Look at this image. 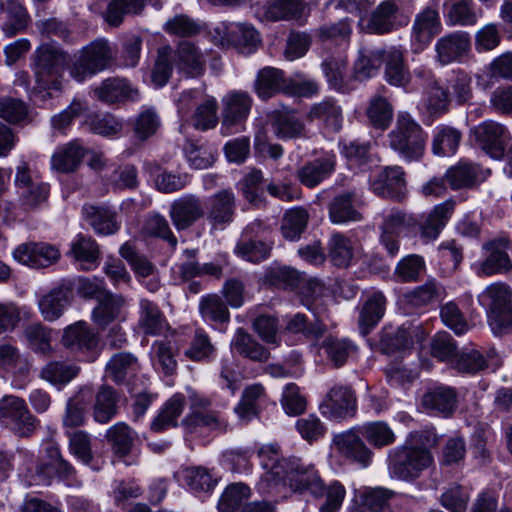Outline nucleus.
<instances>
[{
    "label": "nucleus",
    "mask_w": 512,
    "mask_h": 512,
    "mask_svg": "<svg viewBox=\"0 0 512 512\" xmlns=\"http://www.w3.org/2000/svg\"><path fill=\"white\" fill-rule=\"evenodd\" d=\"M435 436L428 431L411 432L405 443L389 452L391 474L401 480H414L433 463L429 448Z\"/></svg>",
    "instance_id": "nucleus-1"
},
{
    "label": "nucleus",
    "mask_w": 512,
    "mask_h": 512,
    "mask_svg": "<svg viewBox=\"0 0 512 512\" xmlns=\"http://www.w3.org/2000/svg\"><path fill=\"white\" fill-rule=\"evenodd\" d=\"M479 304L486 310L488 324L495 335L512 331V290L502 282L488 285L479 295Z\"/></svg>",
    "instance_id": "nucleus-2"
},
{
    "label": "nucleus",
    "mask_w": 512,
    "mask_h": 512,
    "mask_svg": "<svg viewBox=\"0 0 512 512\" xmlns=\"http://www.w3.org/2000/svg\"><path fill=\"white\" fill-rule=\"evenodd\" d=\"M67 55L54 44H42L35 51L33 72L37 88L59 92L64 84Z\"/></svg>",
    "instance_id": "nucleus-3"
},
{
    "label": "nucleus",
    "mask_w": 512,
    "mask_h": 512,
    "mask_svg": "<svg viewBox=\"0 0 512 512\" xmlns=\"http://www.w3.org/2000/svg\"><path fill=\"white\" fill-rule=\"evenodd\" d=\"M114 50L106 39H96L74 54L68 65L70 76L82 83L108 69L114 60Z\"/></svg>",
    "instance_id": "nucleus-4"
},
{
    "label": "nucleus",
    "mask_w": 512,
    "mask_h": 512,
    "mask_svg": "<svg viewBox=\"0 0 512 512\" xmlns=\"http://www.w3.org/2000/svg\"><path fill=\"white\" fill-rule=\"evenodd\" d=\"M391 149L407 162L418 161L425 151L427 135L409 114H399L394 129L388 134Z\"/></svg>",
    "instance_id": "nucleus-5"
},
{
    "label": "nucleus",
    "mask_w": 512,
    "mask_h": 512,
    "mask_svg": "<svg viewBox=\"0 0 512 512\" xmlns=\"http://www.w3.org/2000/svg\"><path fill=\"white\" fill-rule=\"evenodd\" d=\"M289 466H296L297 469L286 468L274 487L273 494H278L282 488L289 487L295 492L309 491L315 497L323 496L324 484L312 465L303 463L297 457H292Z\"/></svg>",
    "instance_id": "nucleus-6"
},
{
    "label": "nucleus",
    "mask_w": 512,
    "mask_h": 512,
    "mask_svg": "<svg viewBox=\"0 0 512 512\" xmlns=\"http://www.w3.org/2000/svg\"><path fill=\"white\" fill-rule=\"evenodd\" d=\"M257 456L264 470L258 482V490L263 494L274 493V487L286 468L297 469L296 466H289L292 457H283L279 445L275 443L260 446L257 450Z\"/></svg>",
    "instance_id": "nucleus-7"
},
{
    "label": "nucleus",
    "mask_w": 512,
    "mask_h": 512,
    "mask_svg": "<svg viewBox=\"0 0 512 512\" xmlns=\"http://www.w3.org/2000/svg\"><path fill=\"white\" fill-rule=\"evenodd\" d=\"M253 100L245 91H229L221 98L222 125L224 135H230L243 130L248 118Z\"/></svg>",
    "instance_id": "nucleus-8"
},
{
    "label": "nucleus",
    "mask_w": 512,
    "mask_h": 512,
    "mask_svg": "<svg viewBox=\"0 0 512 512\" xmlns=\"http://www.w3.org/2000/svg\"><path fill=\"white\" fill-rule=\"evenodd\" d=\"M62 345L83 361L92 362L98 355V338L84 321H78L63 330Z\"/></svg>",
    "instance_id": "nucleus-9"
},
{
    "label": "nucleus",
    "mask_w": 512,
    "mask_h": 512,
    "mask_svg": "<svg viewBox=\"0 0 512 512\" xmlns=\"http://www.w3.org/2000/svg\"><path fill=\"white\" fill-rule=\"evenodd\" d=\"M215 33L222 47H233L243 54H251L260 44L259 33L245 22H223L215 28Z\"/></svg>",
    "instance_id": "nucleus-10"
},
{
    "label": "nucleus",
    "mask_w": 512,
    "mask_h": 512,
    "mask_svg": "<svg viewBox=\"0 0 512 512\" xmlns=\"http://www.w3.org/2000/svg\"><path fill=\"white\" fill-rule=\"evenodd\" d=\"M0 420L20 436L30 435L37 426V420L30 413L24 399L12 395L0 401Z\"/></svg>",
    "instance_id": "nucleus-11"
},
{
    "label": "nucleus",
    "mask_w": 512,
    "mask_h": 512,
    "mask_svg": "<svg viewBox=\"0 0 512 512\" xmlns=\"http://www.w3.org/2000/svg\"><path fill=\"white\" fill-rule=\"evenodd\" d=\"M471 136L491 158L503 157L509 139V132L504 125L492 120L484 121L471 129Z\"/></svg>",
    "instance_id": "nucleus-12"
},
{
    "label": "nucleus",
    "mask_w": 512,
    "mask_h": 512,
    "mask_svg": "<svg viewBox=\"0 0 512 512\" xmlns=\"http://www.w3.org/2000/svg\"><path fill=\"white\" fill-rule=\"evenodd\" d=\"M59 250L47 243H23L13 251V258L31 268H45L58 261Z\"/></svg>",
    "instance_id": "nucleus-13"
},
{
    "label": "nucleus",
    "mask_w": 512,
    "mask_h": 512,
    "mask_svg": "<svg viewBox=\"0 0 512 512\" xmlns=\"http://www.w3.org/2000/svg\"><path fill=\"white\" fill-rule=\"evenodd\" d=\"M206 53L189 41L178 44L174 54V64L179 72L188 77L201 76L206 67Z\"/></svg>",
    "instance_id": "nucleus-14"
},
{
    "label": "nucleus",
    "mask_w": 512,
    "mask_h": 512,
    "mask_svg": "<svg viewBox=\"0 0 512 512\" xmlns=\"http://www.w3.org/2000/svg\"><path fill=\"white\" fill-rule=\"evenodd\" d=\"M370 187L380 197L399 199L404 194L406 187L405 173L402 167H385L373 177Z\"/></svg>",
    "instance_id": "nucleus-15"
},
{
    "label": "nucleus",
    "mask_w": 512,
    "mask_h": 512,
    "mask_svg": "<svg viewBox=\"0 0 512 512\" xmlns=\"http://www.w3.org/2000/svg\"><path fill=\"white\" fill-rule=\"evenodd\" d=\"M205 210L201 200L193 195L176 199L170 207L169 216L177 230H185L202 218Z\"/></svg>",
    "instance_id": "nucleus-16"
},
{
    "label": "nucleus",
    "mask_w": 512,
    "mask_h": 512,
    "mask_svg": "<svg viewBox=\"0 0 512 512\" xmlns=\"http://www.w3.org/2000/svg\"><path fill=\"white\" fill-rule=\"evenodd\" d=\"M426 332L420 324H403L394 332L385 331L381 337V347L386 353H392L422 342Z\"/></svg>",
    "instance_id": "nucleus-17"
},
{
    "label": "nucleus",
    "mask_w": 512,
    "mask_h": 512,
    "mask_svg": "<svg viewBox=\"0 0 512 512\" xmlns=\"http://www.w3.org/2000/svg\"><path fill=\"white\" fill-rule=\"evenodd\" d=\"M470 48L467 32H454L438 39L435 45L436 58L441 65L459 61Z\"/></svg>",
    "instance_id": "nucleus-18"
},
{
    "label": "nucleus",
    "mask_w": 512,
    "mask_h": 512,
    "mask_svg": "<svg viewBox=\"0 0 512 512\" xmlns=\"http://www.w3.org/2000/svg\"><path fill=\"white\" fill-rule=\"evenodd\" d=\"M455 209L453 200H446L422 216L419 224L421 237L426 240H435L445 228Z\"/></svg>",
    "instance_id": "nucleus-19"
},
{
    "label": "nucleus",
    "mask_w": 512,
    "mask_h": 512,
    "mask_svg": "<svg viewBox=\"0 0 512 512\" xmlns=\"http://www.w3.org/2000/svg\"><path fill=\"white\" fill-rule=\"evenodd\" d=\"M307 119L317 121L321 127L330 133H337L343 126V111L341 106L333 99H324L311 106Z\"/></svg>",
    "instance_id": "nucleus-20"
},
{
    "label": "nucleus",
    "mask_w": 512,
    "mask_h": 512,
    "mask_svg": "<svg viewBox=\"0 0 512 512\" xmlns=\"http://www.w3.org/2000/svg\"><path fill=\"white\" fill-rule=\"evenodd\" d=\"M509 241L500 239L490 243L487 247L486 258L479 264L477 274L479 276H491L508 271L512 267L507 253Z\"/></svg>",
    "instance_id": "nucleus-21"
},
{
    "label": "nucleus",
    "mask_w": 512,
    "mask_h": 512,
    "mask_svg": "<svg viewBox=\"0 0 512 512\" xmlns=\"http://www.w3.org/2000/svg\"><path fill=\"white\" fill-rule=\"evenodd\" d=\"M333 444L341 455L352 459L362 467H367L372 460V452L354 431L335 435Z\"/></svg>",
    "instance_id": "nucleus-22"
},
{
    "label": "nucleus",
    "mask_w": 512,
    "mask_h": 512,
    "mask_svg": "<svg viewBox=\"0 0 512 512\" xmlns=\"http://www.w3.org/2000/svg\"><path fill=\"white\" fill-rule=\"evenodd\" d=\"M489 175V169H482L469 161H460L446 172L445 177L452 189H461L477 185Z\"/></svg>",
    "instance_id": "nucleus-23"
},
{
    "label": "nucleus",
    "mask_w": 512,
    "mask_h": 512,
    "mask_svg": "<svg viewBox=\"0 0 512 512\" xmlns=\"http://www.w3.org/2000/svg\"><path fill=\"white\" fill-rule=\"evenodd\" d=\"M207 219L213 228L223 227L233 219L235 199L232 192L223 190L207 201Z\"/></svg>",
    "instance_id": "nucleus-24"
},
{
    "label": "nucleus",
    "mask_w": 512,
    "mask_h": 512,
    "mask_svg": "<svg viewBox=\"0 0 512 512\" xmlns=\"http://www.w3.org/2000/svg\"><path fill=\"white\" fill-rule=\"evenodd\" d=\"M328 292L325 285L316 278L302 280L299 286L302 304L319 319L326 310V299L329 298Z\"/></svg>",
    "instance_id": "nucleus-25"
},
{
    "label": "nucleus",
    "mask_w": 512,
    "mask_h": 512,
    "mask_svg": "<svg viewBox=\"0 0 512 512\" xmlns=\"http://www.w3.org/2000/svg\"><path fill=\"white\" fill-rule=\"evenodd\" d=\"M406 224V216L400 211H391L383 217L380 242L391 256L399 252V238Z\"/></svg>",
    "instance_id": "nucleus-26"
},
{
    "label": "nucleus",
    "mask_w": 512,
    "mask_h": 512,
    "mask_svg": "<svg viewBox=\"0 0 512 512\" xmlns=\"http://www.w3.org/2000/svg\"><path fill=\"white\" fill-rule=\"evenodd\" d=\"M399 7L393 0L381 2L372 12L367 22V30L375 34H385L397 29Z\"/></svg>",
    "instance_id": "nucleus-27"
},
{
    "label": "nucleus",
    "mask_w": 512,
    "mask_h": 512,
    "mask_svg": "<svg viewBox=\"0 0 512 512\" xmlns=\"http://www.w3.org/2000/svg\"><path fill=\"white\" fill-rule=\"evenodd\" d=\"M355 399L347 387H333L321 405L322 413L331 418H342L353 413Z\"/></svg>",
    "instance_id": "nucleus-28"
},
{
    "label": "nucleus",
    "mask_w": 512,
    "mask_h": 512,
    "mask_svg": "<svg viewBox=\"0 0 512 512\" xmlns=\"http://www.w3.org/2000/svg\"><path fill=\"white\" fill-rule=\"evenodd\" d=\"M457 393L449 386H438L427 391L422 398V405L443 416L451 415L457 407Z\"/></svg>",
    "instance_id": "nucleus-29"
},
{
    "label": "nucleus",
    "mask_w": 512,
    "mask_h": 512,
    "mask_svg": "<svg viewBox=\"0 0 512 512\" xmlns=\"http://www.w3.org/2000/svg\"><path fill=\"white\" fill-rule=\"evenodd\" d=\"M404 53V49L400 46L386 48L385 78L391 85L403 87L410 80L409 70L404 62Z\"/></svg>",
    "instance_id": "nucleus-30"
},
{
    "label": "nucleus",
    "mask_w": 512,
    "mask_h": 512,
    "mask_svg": "<svg viewBox=\"0 0 512 512\" xmlns=\"http://www.w3.org/2000/svg\"><path fill=\"white\" fill-rule=\"evenodd\" d=\"M336 157L334 154L326 155L315 159L297 171L299 181L309 187H315L325 178H327L335 169Z\"/></svg>",
    "instance_id": "nucleus-31"
},
{
    "label": "nucleus",
    "mask_w": 512,
    "mask_h": 512,
    "mask_svg": "<svg viewBox=\"0 0 512 512\" xmlns=\"http://www.w3.org/2000/svg\"><path fill=\"white\" fill-rule=\"evenodd\" d=\"M86 149L79 140L58 147L51 158L52 168L59 172H72L81 164Z\"/></svg>",
    "instance_id": "nucleus-32"
},
{
    "label": "nucleus",
    "mask_w": 512,
    "mask_h": 512,
    "mask_svg": "<svg viewBox=\"0 0 512 512\" xmlns=\"http://www.w3.org/2000/svg\"><path fill=\"white\" fill-rule=\"evenodd\" d=\"M69 253L83 270H91L98 265L99 247L90 236L77 234L70 244Z\"/></svg>",
    "instance_id": "nucleus-33"
},
{
    "label": "nucleus",
    "mask_w": 512,
    "mask_h": 512,
    "mask_svg": "<svg viewBox=\"0 0 512 512\" xmlns=\"http://www.w3.org/2000/svg\"><path fill=\"white\" fill-rule=\"evenodd\" d=\"M94 95L101 101L115 103L125 99L136 100L139 92L124 79L109 78L94 89Z\"/></svg>",
    "instance_id": "nucleus-34"
},
{
    "label": "nucleus",
    "mask_w": 512,
    "mask_h": 512,
    "mask_svg": "<svg viewBox=\"0 0 512 512\" xmlns=\"http://www.w3.org/2000/svg\"><path fill=\"white\" fill-rule=\"evenodd\" d=\"M416 77L423 78L427 82L425 104L433 114H441L448 108V92L433 78L430 70L424 68L414 71Z\"/></svg>",
    "instance_id": "nucleus-35"
},
{
    "label": "nucleus",
    "mask_w": 512,
    "mask_h": 512,
    "mask_svg": "<svg viewBox=\"0 0 512 512\" xmlns=\"http://www.w3.org/2000/svg\"><path fill=\"white\" fill-rule=\"evenodd\" d=\"M2 10L6 18L1 28L7 37H13L27 28L30 17L20 0H7Z\"/></svg>",
    "instance_id": "nucleus-36"
},
{
    "label": "nucleus",
    "mask_w": 512,
    "mask_h": 512,
    "mask_svg": "<svg viewBox=\"0 0 512 512\" xmlns=\"http://www.w3.org/2000/svg\"><path fill=\"white\" fill-rule=\"evenodd\" d=\"M124 299L111 293L105 294L92 312V319L99 327H106L113 321L121 318Z\"/></svg>",
    "instance_id": "nucleus-37"
},
{
    "label": "nucleus",
    "mask_w": 512,
    "mask_h": 512,
    "mask_svg": "<svg viewBox=\"0 0 512 512\" xmlns=\"http://www.w3.org/2000/svg\"><path fill=\"white\" fill-rule=\"evenodd\" d=\"M439 14L432 8H426L415 17L413 24L414 38L424 44H428L432 38L441 31Z\"/></svg>",
    "instance_id": "nucleus-38"
},
{
    "label": "nucleus",
    "mask_w": 512,
    "mask_h": 512,
    "mask_svg": "<svg viewBox=\"0 0 512 512\" xmlns=\"http://www.w3.org/2000/svg\"><path fill=\"white\" fill-rule=\"evenodd\" d=\"M356 251V242L340 233L333 234L328 242V256L331 262L338 267L349 266Z\"/></svg>",
    "instance_id": "nucleus-39"
},
{
    "label": "nucleus",
    "mask_w": 512,
    "mask_h": 512,
    "mask_svg": "<svg viewBox=\"0 0 512 512\" xmlns=\"http://www.w3.org/2000/svg\"><path fill=\"white\" fill-rule=\"evenodd\" d=\"M168 324L166 318L153 302L143 299L140 302L139 327L147 335L162 334Z\"/></svg>",
    "instance_id": "nucleus-40"
},
{
    "label": "nucleus",
    "mask_w": 512,
    "mask_h": 512,
    "mask_svg": "<svg viewBox=\"0 0 512 512\" xmlns=\"http://www.w3.org/2000/svg\"><path fill=\"white\" fill-rule=\"evenodd\" d=\"M83 213L88 224L99 235L113 234L118 231L120 227L115 219V214L108 209L96 206H84Z\"/></svg>",
    "instance_id": "nucleus-41"
},
{
    "label": "nucleus",
    "mask_w": 512,
    "mask_h": 512,
    "mask_svg": "<svg viewBox=\"0 0 512 512\" xmlns=\"http://www.w3.org/2000/svg\"><path fill=\"white\" fill-rule=\"evenodd\" d=\"M120 254L130 263L139 278L150 277L148 283H146L149 291L153 292L158 289L159 283L155 280L154 266L145 257L139 256L131 244H123L120 248Z\"/></svg>",
    "instance_id": "nucleus-42"
},
{
    "label": "nucleus",
    "mask_w": 512,
    "mask_h": 512,
    "mask_svg": "<svg viewBox=\"0 0 512 512\" xmlns=\"http://www.w3.org/2000/svg\"><path fill=\"white\" fill-rule=\"evenodd\" d=\"M385 306L386 299L381 292H369L360 313V326L366 330L374 327L383 317Z\"/></svg>",
    "instance_id": "nucleus-43"
},
{
    "label": "nucleus",
    "mask_w": 512,
    "mask_h": 512,
    "mask_svg": "<svg viewBox=\"0 0 512 512\" xmlns=\"http://www.w3.org/2000/svg\"><path fill=\"white\" fill-rule=\"evenodd\" d=\"M304 5L298 0H272L265 6V16L271 21L300 20Z\"/></svg>",
    "instance_id": "nucleus-44"
},
{
    "label": "nucleus",
    "mask_w": 512,
    "mask_h": 512,
    "mask_svg": "<svg viewBox=\"0 0 512 512\" xmlns=\"http://www.w3.org/2000/svg\"><path fill=\"white\" fill-rule=\"evenodd\" d=\"M285 87L282 71L273 67H265L258 72L255 91L262 99L272 97Z\"/></svg>",
    "instance_id": "nucleus-45"
},
{
    "label": "nucleus",
    "mask_w": 512,
    "mask_h": 512,
    "mask_svg": "<svg viewBox=\"0 0 512 512\" xmlns=\"http://www.w3.org/2000/svg\"><path fill=\"white\" fill-rule=\"evenodd\" d=\"M185 400L182 395L176 394L169 399L159 414L151 423V429L155 432H162L177 425V418L183 412Z\"/></svg>",
    "instance_id": "nucleus-46"
},
{
    "label": "nucleus",
    "mask_w": 512,
    "mask_h": 512,
    "mask_svg": "<svg viewBox=\"0 0 512 512\" xmlns=\"http://www.w3.org/2000/svg\"><path fill=\"white\" fill-rule=\"evenodd\" d=\"M114 453L120 457L128 455L132 449L136 433L124 422L112 425L105 434Z\"/></svg>",
    "instance_id": "nucleus-47"
},
{
    "label": "nucleus",
    "mask_w": 512,
    "mask_h": 512,
    "mask_svg": "<svg viewBox=\"0 0 512 512\" xmlns=\"http://www.w3.org/2000/svg\"><path fill=\"white\" fill-rule=\"evenodd\" d=\"M231 348L244 357L254 361L263 362L268 360L269 352L256 342L251 335L243 329H238L231 342Z\"/></svg>",
    "instance_id": "nucleus-48"
},
{
    "label": "nucleus",
    "mask_w": 512,
    "mask_h": 512,
    "mask_svg": "<svg viewBox=\"0 0 512 512\" xmlns=\"http://www.w3.org/2000/svg\"><path fill=\"white\" fill-rule=\"evenodd\" d=\"M386 48H369L360 51L355 63V73L358 78L366 79L376 75L385 60Z\"/></svg>",
    "instance_id": "nucleus-49"
},
{
    "label": "nucleus",
    "mask_w": 512,
    "mask_h": 512,
    "mask_svg": "<svg viewBox=\"0 0 512 512\" xmlns=\"http://www.w3.org/2000/svg\"><path fill=\"white\" fill-rule=\"evenodd\" d=\"M117 395L109 387L103 386L95 396L93 418L100 424L108 423L117 413Z\"/></svg>",
    "instance_id": "nucleus-50"
},
{
    "label": "nucleus",
    "mask_w": 512,
    "mask_h": 512,
    "mask_svg": "<svg viewBox=\"0 0 512 512\" xmlns=\"http://www.w3.org/2000/svg\"><path fill=\"white\" fill-rule=\"evenodd\" d=\"M425 271L424 258L417 254H409L399 260L393 275L398 282L409 283L418 281Z\"/></svg>",
    "instance_id": "nucleus-51"
},
{
    "label": "nucleus",
    "mask_w": 512,
    "mask_h": 512,
    "mask_svg": "<svg viewBox=\"0 0 512 512\" xmlns=\"http://www.w3.org/2000/svg\"><path fill=\"white\" fill-rule=\"evenodd\" d=\"M461 132L450 126H437L433 135L432 149L434 154L440 156L452 155L456 152L460 141Z\"/></svg>",
    "instance_id": "nucleus-52"
},
{
    "label": "nucleus",
    "mask_w": 512,
    "mask_h": 512,
    "mask_svg": "<svg viewBox=\"0 0 512 512\" xmlns=\"http://www.w3.org/2000/svg\"><path fill=\"white\" fill-rule=\"evenodd\" d=\"M353 194L344 193L333 199L329 206L330 220L335 224L360 221L362 216L353 206Z\"/></svg>",
    "instance_id": "nucleus-53"
},
{
    "label": "nucleus",
    "mask_w": 512,
    "mask_h": 512,
    "mask_svg": "<svg viewBox=\"0 0 512 512\" xmlns=\"http://www.w3.org/2000/svg\"><path fill=\"white\" fill-rule=\"evenodd\" d=\"M362 437L373 447L383 448L393 444L396 436L390 426L383 421L368 422L361 426Z\"/></svg>",
    "instance_id": "nucleus-54"
},
{
    "label": "nucleus",
    "mask_w": 512,
    "mask_h": 512,
    "mask_svg": "<svg viewBox=\"0 0 512 512\" xmlns=\"http://www.w3.org/2000/svg\"><path fill=\"white\" fill-rule=\"evenodd\" d=\"M78 372L79 367L74 364L51 361L42 368L40 375L52 385L64 386L76 377Z\"/></svg>",
    "instance_id": "nucleus-55"
},
{
    "label": "nucleus",
    "mask_w": 512,
    "mask_h": 512,
    "mask_svg": "<svg viewBox=\"0 0 512 512\" xmlns=\"http://www.w3.org/2000/svg\"><path fill=\"white\" fill-rule=\"evenodd\" d=\"M321 349L336 367L342 366L357 351V347L351 341L333 337L326 338Z\"/></svg>",
    "instance_id": "nucleus-56"
},
{
    "label": "nucleus",
    "mask_w": 512,
    "mask_h": 512,
    "mask_svg": "<svg viewBox=\"0 0 512 512\" xmlns=\"http://www.w3.org/2000/svg\"><path fill=\"white\" fill-rule=\"evenodd\" d=\"M138 367L136 358L125 352L115 354L106 364V376L115 382H122Z\"/></svg>",
    "instance_id": "nucleus-57"
},
{
    "label": "nucleus",
    "mask_w": 512,
    "mask_h": 512,
    "mask_svg": "<svg viewBox=\"0 0 512 512\" xmlns=\"http://www.w3.org/2000/svg\"><path fill=\"white\" fill-rule=\"evenodd\" d=\"M308 213L301 207L288 210L282 220L281 232L288 240H297L308 223Z\"/></svg>",
    "instance_id": "nucleus-58"
},
{
    "label": "nucleus",
    "mask_w": 512,
    "mask_h": 512,
    "mask_svg": "<svg viewBox=\"0 0 512 512\" xmlns=\"http://www.w3.org/2000/svg\"><path fill=\"white\" fill-rule=\"evenodd\" d=\"M68 304V295L63 290H52L39 301V309L47 321L58 319Z\"/></svg>",
    "instance_id": "nucleus-59"
},
{
    "label": "nucleus",
    "mask_w": 512,
    "mask_h": 512,
    "mask_svg": "<svg viewBox=\"0 0 512 512\" xmlns=\"http://www.w3.org/2000/svg\"><path fill=\"white\" fill-rule=\"evenodd\" d=\"M179 480L195 491H209L215 485V480L207 469L188 467L179 472Z\"/></svg>",
    "instance_id": "nucleus-60"
},
{
    "label": "nucleus",
    "mask_w": 512,
    "mask_h": 512,
    "mask_svg": "<svg viewBox=\"0 0 512 512\" xmlns=\"http://www.w3.org/2000/svg\"><path fill=\"white\" fill-rule=\"evenodd\" d=\"M28 346L35 352L49 355L52 352L51 331L40 323L31 324L24 331Z\"/></svg>",
    "instance_id": "nucleus-61"
},
{
    "label": "nucleus",
    "mask_w": 512,
    "mask_h": 512,
    "mask_svg": "<svg viewBox=\"0 0 512 512\" xmlns=\"http://www.w3.org/2000/svg\"><path fill=\"white\" fill-rule=\"evenodd\" d=\"M199 309L203 318L214 322L223 323L227 322L230 318L227 306L217 294H209L202 297Z\"/></svg>",
    "instance_id": "nucleus-62"
},
{
    "label": "nucleus",
    "mask_w": 512,
    "mask_h": 512,
    "mask_svg": "<svg viewBox=\"0 0 512 512\" xmlns=\"http://www.w3.org/2000/svg\"><path fill=\"white\" fill-rule=\"evenodd\" d=\"M250 496V488L243 483L229 485L220 497L218 509L220 512H235Z\"/></svg>",
    "instance_id": "nucleus-63"
},
{
    "label": "nucleus",
    "mask_w": 512,
    "mask_h": 512,
    "mask_svg": "<svg viewBox=\"0 0 512 512\" xmlns=\"http://www.w3.org/2000/svg\"><path fill=\"white\" fill-rule=\"evenodd\" d=\"M366 114L374 127L386 129L392 120L393 109L387 99L376 96L370 100Z\"/></svg>",
    "instance_id": "nucleus-64"
}]
</instances>
